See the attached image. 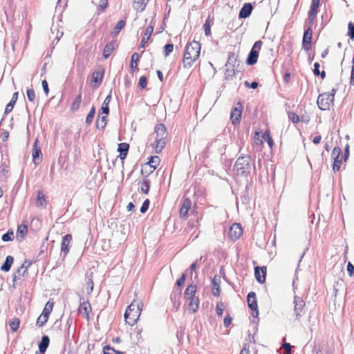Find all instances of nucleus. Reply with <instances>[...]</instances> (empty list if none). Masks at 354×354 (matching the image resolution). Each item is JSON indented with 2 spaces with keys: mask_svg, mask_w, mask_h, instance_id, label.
I'll return each instance as SVG.
<instances>
[{
  "mask_svg": "<svg viewBox=\"0 0 354 354\" xmlns=\"http://www.w3.org/2000/svg\"><path fill=\"white\" fill-rule=\"evenodd\" d=\"M201 44L198 41H192L187 44L183 57V67L190 68L200 56Z\"/></svg>",
  "mask_w": 354,
  "mask_h": 354,
  "instance_id": "obj_1",
  "label": "nucleus"
},
{
  "mask_svg": "<svg viewBox=\"0 0 354 354\" xmlns=\"http://www.w3.org/2000/svg\"><path fill=\"white\" fill-rule=\"evenodd\" d=\"M142 303L133 301L127 308L124 319L130 326H133L138 322L142 311Z\"/></svg>",
  "mask_w": 354,
  "mask_h": 354,
  "instance_id": "obj_2",
  "label": "nucleus"
},
{
  "mask_svg": "<svg viewBox=\"0 0 354 354\" xmlns=\"http://www.w3.org/2000/svg\"><path fill=\"white\" fill-rule=\"evenodd\" d=\"M252 158L250 156H242L237 158L234 170L237 175L247 176L251 171Z\"/></svg>",
  "mask_w": 354,
  "mask_h": 354,
  "instance_id": "obj_3",
  "label": "nucleus"
},
{
  "mask_svg": "<svg viewBox=\"0 0 354 354\" xmlns=\"http://www.w3.org/2000/svg\"><path fill=\"white\" fill-rule=\"evenodd\" d=\"M317 103L321 110H329L330 106L333 104V95H329V93L320 94L318 96Z\"/></svg>",
  "mask_w": 354,
  "mask_h": 354,
  "instance_id": "obj_4",
  "label": "nucleus"
},
{
  "mask_svg": "<svg viewBox=\"0 0 354 354\" xmlns=\"http://www.w3.org/2000/svg\"><path fill=\"white\" fill-rule=\"evenodd\" d=\"M243 106L241 102H237L236 106L232 110L230 119L233 125L239 124Z\"/></svg>",
  "mask_w": 354,
  "mask_h": 354,
  "instance_id": "obj_5",
  "label": "nucleus"
},
{
  "mask_svg": "<svg viewBox=\"0 0 354 354\" xmlns=\"http://www.w3.org/2000/svg\"><path fill=\"white\" fill-rule=\"evenodd\" d=\"M331 156L334 159L333 169L334 171H337L340 168L343 158L342 149L339 147H335L332 151Z\"/></svg>",
  "mask_w": 354,
  "mask_h": 354,
  "instance_id": "obj_6",
  "label": "nucleus"
},
{
  "mask_svg": "<svg viewBox=\"0 0 354 354\" xmlns=\"http://www.w3.org/2000/svg\"><path fill=\"white\" fill-rule=\"evenodd\" d=\"M294 304V310L296 315V318L297 319H299L300 317H301L302 315L304 313V308L306 306L305 301L300 297L295 296Z\"/></svg>",
  "mask_w": 354,
  "mask_h": 354,
  "instance_id": "obj_7",
  "label": "nucleus"
},
{
  "mask_svg": "<svg viewBox=\"0 0 354 354\" xmlns=\"http://www.w3.org/2000/svg\"><path fill=\"white\" fill-rule=\"evenodd\" d=\"M247 301L249 308L252 310V316L254 317H257L259 315V310L255 292H250L248 293L247 296Z\"/></svg>",
  "mask_w": 354,
  "mask_h": 354,
  "instance_id": "obj_8",
  "label": "nucleus"
},
{
  "mask_svg": "<svg viewBox=\"0 0 354 354\" xmlns=\"http://www.w3.org/2000/svg\"><path fill=\"white\" fill-rule=\"evenodd\" d=\"M243 234V229L239 223H234L229 230V236L232 241H236Z\"/></svg>",
  "mask_w": 354,
  "mask_h": 354,
  "instance_id": "obj_9",
  "label": "nucleus"
},
{
  "mask_svg": "<svg viewBox=\"0 0 354 354\" xmlns=\"http://www.w3.org/2000/svg\"><path fill=\"white\" fill-rule=\"evenodd\" d=\"M312 33V29L308 27L304 34L302 46L303 48L306 51H308L311 47Z\"/></svg>",
  "mask_w": 354,
  "mask_h": 354,
  "instance_id": "obj_10",
  "label": "nucleus"
},
{
  "mask_svg": "<svg viewBox=\"0 0 354 354\" xmlns=\"http://www.w3.org/2000/svg\"><path fill=\"white\" fill-rule=\"evenodd\" d=\"M319 3L320 0H312L310 10L308 12V19L310 23L313 22L317 16Z\"/></svg>",
  "mask_w": 354,
  "mask_h": 354,
  "instance_id": "obj_11",
  "label": "nucleus"
},
{
  "mask_svg": "<svg viewBox=\"0 0 354 354\" xmlns=\"http://www.w3.org/2000/svg\"><path fill=\"white\" fill-rule=\"evenodd\" d=\"M32 264L31 261H25V262L20 266L19 268L14 274L13 281H15L17 279H20L21 277H24L27 272L28 267Z\"/></svg>",
  "mask_w": 354,
  "mask_h": 354,
  "instance_id": "obj_12",
  "label": "nucleus"
},
{
  "mask_svg": "<svg viewBox=\"0 0 354 354\" xmlns=\"http://www.w3.org/2000/svg\"><path fill=\"white\" fill-rule=\"evenodd\" d=\"M72 241V236L69 234L62 237L61 244V252H64V257L68 254L70 250V243Z\"/></svg>",
  "mask_w": 354,
  "mask_h": 354,
  "instance_id": "obj_13",
  "label": "nucleus"
},
{
  "mask_svg": "<svg viewBox=\"0 0 354 354\" xmlns=\"http://www.w3.org/2000/svg\"><path fill=\"white\" fill-rule=\"evenodd\" d=\"M254 275L257 281L260 283H263L266 281V267L260 268V267H256L254 268Z\"/></svg>",
  "mask_w": 354,
  "mask_h": 354,
  "instance_id": "obj_14",
  "label": "nucleus"
},
{
  "mask_svg": "<svg viewBox=\"0 0 354 354\" xmlns=\"http://www.w3.org/2000/svg\"><path fill=\"white\" fill-rule=\"evenodd\" d=\"M192 201L189 198H185L183 201V204L180 209V218H186L188 214V212L191 207Z\"/></svg>",
  "mask_w": 354,
  "mask_h": 354,
  "instance_id": "obj_15",
  "label": "nucleus"
},
{
  "mask_svg": "<svg viewBox=\"0 0 354 354\" xmlns=\"http://www.w3.org/2000/svg\"><path fill=\"white\" fill-rule=\"evenodd\" d=\"M252 8H253L251 3H248L244 4L239 12V18L245 19L251 15Z\"/></svg>",
  "mask_w": 354,
  "mask_h": 354,
  "instance_id": "obj_16",
  "label": "nucleus"
},
{
  "mask_svg": "<svg viewBox=\"0 0 354 354\" xmlns=\"http://www.w3.org/2000/svg\"><path fill=\"white\" fill-rule=\"evenodd\" d=\"M153 31V25L151 24L146 28L144 36L139 45V48H144Z\"/></svg>",
  "mask_w": 354,
  "mask_h": 354,
  "instance_id": "obj_17",
  "label": "nucleus"
},
{
  "mask_svg": "<svg viewBox=\"0 0 354 354\" xmlns=\"http://www.w3.org/2000/svg\"><path fill=\"white\" fill-rule=\"evenodd\" d=\"M220 283H221L220 277L215 276L212 280V294L214 296L218 297L220 295V292H221Z\"/></svg>",
  "mask_w": 354,
  "mask_h": 354,
  "instance_id": "obj_18",
  "label": "nucleus"
},
{
  "mask_svg": "<svg viewBox=\"0 0 354 354\" xmlns=\"http://www.w3.org/2000/svg\"><path fill=\"white\" fill-rule=\"evenodd\" d=\"M78 310L86 319H88V314L91 310L90 304L88 301L81 303Z\"/></svg>",
  "mask_w": 354,
  "mask_h": 354,
  "instance_id": "obj_19",
  "label": "nucleus"
},
{
  "mask_svg": "<svg viewBox=\"0 0 354 354\" xmlns=\"http://www.w3.org/2000/svg\"><path fill=\"white\" fill-rule=\"evenodd\" d=\"M156 138H166L167 129L163 124H158L155 127Z\"/></svg>",
  "mask_w": 354,
  "mask_h": 354,
  "instance_id": "obj_20",
  "label": "nucleus"
},
{
  "mask_svg": "<svg viewBox=\"0 0 354 354\" xmlns=\"http://www.w3.org/2000/svg\"><path fill=\"white\" fill-rule=\"evenodd\" d=\"M50 344V339L48 336L44 335L41 337V339L39 343V351L41 354L45 353L47 348L48 347Z\"/></svg>",
  "mask_w": 354,
  "mask_h": 354,
  "instance_id": "obj_21",
  "label": "nucleus"
},
{
  "mask_svg": "<svg viewBox=\"0 0 354 354\" xmlns=\"http://www.w3.org/2000/svg\"><path fill=\"white\" fill-rule=\"evenodd\" d=\"M132 1H133V8L138 12H142L145 9L149 0H132Z\"/></svg>",
  "mask_w": 354,
  "mask_h": 354,
  "instance_id": "obj_22",
  "label": "nucleus"
},
{
  "mask_svg": "<svg viewBox=\"0 0 354 354\" xmlns=\"http://www.w3.org/2000/svg\"><path fill=\"white\" fill-rule=\"evenodd\" d=\"M14 262V258L12 256H7L3 265L1 266V270L3 272H8Z\"/></svg>",
  "mask_w": 354,
  "mask_h": 354,
  "instance_id": "obj_23",
  "label": "nucleus"
},
{
  "mask_svg": "<svg viewBox=\"0 0 354 354\" xmlns=\"http://www.w3.org/2000/svg\"><path fill=\"white\" fill-rule=\"evenodd\" d=\"M258 56V52L251 50L246 60L247 64L251 66L256 64L257 62Z\"/></svg>",
  "mask_w": 354,
  "mask_h": 354,
  "instance_id": "obj_24",
  "label": "nucleus"
},
{
  "mask_svg": "<svg viewBox=\"0 0 354 354\" xmlns=\"http://www.w3.org/2000/svg\"><path fill=\"white\" fill-rule=\"evenodd\" d=\"M129 145L127 143L123 142L118 145V151L120 152V157L121 159L125 158L129 151Z\"/></svg>",
  "mask_w": 354,
  "mask_h": 354,
  "instance_id": "obj_25",
  "label": "nucleus"
},
{
  "mask_svg": "<svg viewBox=\"0 0 354 354\" xmlns=\"http://www.w3.org/2000/svg\"><path fill=\"white\" fill-rule=\"evenodd\" d=\"M196 291V286L192 285V284L188 286V287L186 288L185 293H184L185 297L187 299H189L190 298L195 297L194 295H195Z\"/></svg>",
  "mask_w": 354,
  "mask_h": 354,
  "instance_id": "obj_26",
  "label": "nucleus"
},
{
  "mask_svg": "<svg viewBox=\"0 0 354 354\" xmlns=\"http://www.w3.org/2000/svg\"><path fill=\"white\" fill-rule=\"evenodd\" d=\"M111 100V94L108 95L103 102L102 106L100 109L101 113H104L105 115H108L109 113V104Z\"/></svg>",
  "mask_w": 354,
  "mask_h": 354,
  "instance_id": "obj_27",
  "label": "nucleus"
},
{
  "mask_svg": "<svg viewBox=\"0 0 354 354\" xmlns=\"http://www.w3.org/2000/svg\"><path fill=\"white\" fill-rule=\"evenodd\" d=\"M113 50H114V43L110 42V43L107 44L104 48V50H103L104 57L105 59L109 58V56L111 55V54L112 53V52L113 51Z\"/></svg>",
  "mask_w": 354,
  "mask_h": 354,
  "instance_id": "obj_28",
  "label": "nucleus"
},
{
  "mask_svg": "<svg viewBox=\"0 0 354 354\" xmlns=\"http://www.w3.org/2000/svg\"><path fill=\"white\" fill-rule=\"evenodd\" d=\"M165 139L166 138H156L155 149L157 153H160L165 147L166 144Z\"/></svg>",
  "mask_w": 354,
  "mask_h": 354,
  "instance_id": "obj_29",
  "label": "nucleus"
},
{
  "mask_svg": "<svg viewBox=\"0 0 354 354\" xmlns=\"http://www.w3.org/2000/svg\"><path fill=\"white\" fill-rule=\"evenodd\" d=\"M17 97H18V92L14 93L12 100L6 106V109H5L6 113H8L12 111V110L14 107V105L17 100Z\"/></svg>",
  "mask_w": 354,
  "mask_h": 354,
  "instance_id": "obj_30",
  "label": "nucleus"
},
{
  "mask_svg": "<svg viewBox=\"0 0 354 354\" xmlns=\"http://www.w3.org/2000/svg\"><path fill=\"white\" fill-rule=\"evenodd\" d=\"M125 24H126V22L124 20L119 21L117 23L116 26L113 28V30L111 32V35L113 37H115L116 35H118L119 34V32H120V30L122 29H123V28L124 27Z\"/></svg>",
  "mask_w": 354,
  "mask_h": 354,
  "instance_id": "obj_31",
  "label": "nucleus"
},
{
  "mask_svg": "<svg viewBox=\"0 0 354 354\" xmlns=\"http://www.w3.org/2000/svg\"><path fill=\"white\" fill-rule=\"evenodd\" d=\"M103 78V72L100 71H94L92 74L93 82L97 84V86L101 84Z\"/></svg>",
  "mask_w": 354,
  "mask_h": 354,
  "instance_id": "obj_32",
  "label": "nucleus"
},
{
  "mask_svg": "<svg viewBox=\"0 0 354 354\" xmlns=\"http://www.w3.org/2000/svg\"><path fill=\"white\" fill-rule=\"evenodd\" d=\"M46 201L44 195L41 191L38 192L36 205L38 207H45Z\"/></svg>",
  "mask_w": 354,
  "mask_h": 354,
  "instance_id": "obj_33",
  "label": "nucleus"
},
{
  "mask_svg": "<svg viewBox=\"0 0 354 354\" xmlns=\"http://www.w3.org/2000/svg\"><path fill=\"white\" fill-rule=\"evenodd\" d=\"M189 300V309L192 310L193 313H196L198 308L199 299L198 297H193L190 298Z\"/></svg>",
  "mask_w": 354,
  "mask_h": 354,
  "instance_id": "obj_34",
  "label": "nucleus"
},
{
  "mask_svg": "<svg viewBox=\"0 0 354 354\" xmlns=\"http://www.w3.org/2000/svg\"><path fill=\"white\" fill-rule=\"evenodd\" d=\"M140 59V55L138 53H134L131 58V68L136 71L138 68V62Z\"/></svg>",
  "mask_w": 354,
  "mask_h": 354,
  "instance_id": "obj_35",
  "label": "nucleus"
},
{
  "mask_svg": "<svg viewBox=\"0 0 354 354\" xmlns=\"http://www.w3.org/2000/svg\"><path fill=\"white\" fill-rule=\"evenodd\" d=\"M28 231V227L26 225H21L18 227L17 231V238L22 239L26 234Z\"/></svg>",
  "mask_w": 354,
  "mask_h": 354,
  "instance_id": "obj_36",
  "label": "nucleus"
},
{
  "mask_svg": "<svg viewBox=\"0 0 354 354\" xmlns=\"http://www.w3.org/2000/svg\"><path fill=\"white\" fill-rule=\"evenodd\" d=\"M101 113H100L98 119L96 121V127L97 129H103L106 125V116H100Z\"/></svg>",
  "mask_w": 354,
  "mask_h": 354,
  "instance_id": "obj_37",
  "label": "nucleus"
},
{
  "mask_svg": "<svg viewBox=\"0 0 354 354\" xmlns=\"http://www.w3.org/2000/svg\"><path fill=\"white\" fill-rule=\"evenodd\" d=\"M82 102V95H77L71 104V110L75 111L79 109Z\"/></svg>",
  "mask_w": 354,
  "mask_h": 354,
  "instance_id": "obj_38",
  "label": "nucleus"
},
{
  "mask_svg": "<svg viewBox=\"0 0 354 354\" xmlns=\"http://www.w3.org/2000/svg\"><path fill=\"white\" fill-rule=\"evenodd\" d=\"M181 295V290H180L178 292L174 294L172 296V300H174V308H175V310L177 311L179 308V306L180 305V302L178 301Z\"/></svg>",
  "mask_w": 354,
  "mask_h": 354,
  "instance_id": "obj_39",
  "label": "nucleus"
},
{
  "mask_svg": "<svg viewBox=\"0 0 354 354\" xmlns=\"http://www.w3.org/2000/svg\"><path fill=\"white\" fill-rule=\"evenodd\" d=\"M150 188V181L147 178H144L142 182L141 183L140 189L141 191L147 194L149 192Z\"/></svg>",
  "mask_w": 354,
  "mask_h": 354,
  "instance_id": "obj_40",
  "label": "nucleus"
},
{
  "mask_svg": "<svg viewBox=\"0 0 354 354\" xmlns=\"http://www.w3.org/2000/svg\"><path fill=\"white\" fill-rule=\"evenodd\" d=\"M53 308V303L48 301L46 304L45 308L42 312V315L49 317V315L51 313Z\"/></svg>",
  "mask_w": 354,
  "mask_h": 354,
  "instance_id": "obj_41",
  "label": "nucleus"
},
{
  "mask_svg": "<svg viewBox=\"0 0 354 354\" xmlns=\"http://www.w3.org/2000/svg\"><path fill=\"white\" fill-rule=\"evenodd\" d=\"M20 324V320L17 317H15L12 321H10L9 325L10 328L13 332H15L18 330Z\"/></svg>",
  "mask_w": 354,
  "mask_h": 354,
  "instance_id": "obj_42",
  "label": "nucleus"
},
{
  "mask_svg": "<svg viewBox=\"0 0 354 354\" xmlns=\"http://www.w3.org/2000/svg\"><path fill=\"white\" fill-rule=\"evenodd\" d=\"M237 61V56L235 55L234 53H231L229 54L228 59L227 61V64L225 66L227 65H232L233 67H234L235 63Z\"/></svg>",
  "mask_w": 354,
  "mask_h": 354,
  "instance_id": "obj_43",
  "label": "nucleus"
},
{
  "mask_svg": "<svg viewBox=\"0 0 354 354\" xmlns=\"http://www.w3.org/2000/svg\"><path fill=\"white\" fill-rule=\"evenodd\" d=\"M104 354H123L122 352L115 350L110 346H106L103 348Z\"/></svg>",
  "mask_w": 354,
  "mask_h": 354,
  "instance_id": "obj_44",
  "label": "nucleus"
},
{
  "mask_svg": "<svg viewBox=\"0 0 354 354\" xmlns=\"http://www.w3.org/2000/svg\"><path fill=\"white\" fill-rule=\"evenodd\" d=\"M14 239V233L12 230H8L6 234H3L1 239L4 242L12 241Z\"/></svg>",
  "mask_w": 354,
  "mask_h": 354,
  "instance_id": "obj_45",
  "label": "nucleus"
},
{
  "mask_svg": "<svg viewBox=\"0 0 354 354\" xmlns=\"http://www.w3.org/2000/svg\"><path fill=\"white\" fill-rule=\"evenodd\" d=\"M37 140H36L34 144V148L32 151V158L35 162H36L37 158H39V155L41 154V150L37 147Z\"/></svg>",
  "mask_w": 354,
  "mask_h": 354,
  "instance_id": "obj_46",
  "label": "nucleus"
},
{
  "mask_svg": "<svg viewBox=\"0 0 354 354\" xmlns=\"http://www.w3.org/2000/svg\"><path fill=\"white\" fill-rule=\"evenodd\" d=\"M93 290V282L91 278L87 279L85 290L87 294H90Z\"/></svg>",
  "mask_w": 354,
  "mask_h": 354,
  "instance_id": "obj_47",
  "label": "nucleus"
},
{
  "mask_svg": "<svg viewBox=\"0 0 354 354\" xmlns=\"http://www.w3.org/2000/svg\"><path fill=\"white\" fill-rule=\"evenodd\" d=\"M95 107L93 106L91 108V109L90 110L89 113H88L86 118V122L87 124H89L92 122L94 115H95Z\"/></svg>",
  "mask_w": 354,
  "mask_h": 354,
  "instance_id": "obj_48",
  "label": "nucleus"
},
{
  "mask_svg": "<svg viewBox=\"0 0 354 354\" xmlns=\"http://www.w3.org/2000/svg\"><path fill=\"white\" fill-rule=\"evenodd\" d=\"M158 163H159L158 156H152L148 162V164L150 165L151 167L153 168V169H156V167Z\"/></svg>",
  "mask_w": 354,
  "mask_h": 354,
  "instance_id": "obj_49",
  "label": "nucleus"
},
{
  "mask_svg": "<svg viewBox=\"0 0 354 354\" xmlns=\"http://www.w3.org/2000/svg\"><path fill=\"white\" fill-rule=\"evenodd\" d=\"M263 138L265 140H266V141H267V142H268V144L269 147H270V148H272V146H273V145H274V142H273L272 138H271V136H270V133H269L268 131H266V132H265V133H263Z\"/></svg>",
  "mask_w": 354,
  "mask_h": 354,
  "instance_id": "obj_50",
  "label": "nucleus"
},
{
  "mask_svg": "<svg viewBox=\"0 0 354 354\" xmlns=\"http://www.w3.org/2000/svg\"><path fill=\"white\" fill-rule=\"evenodd\" d=\"M174 50V45L172 44H167L164 46V54L167 57Z\"/></svg>",
  "mask_w": 354,
  "mask_h": 354,
  "instance_id": "obj_51",
  "label": "nucleus"
},
{
  "mask_svg": "<svg viewBox=\"0 0 354 354\" xmlns=\"http://www.w3.org/2000/svg\"><path fill=\"white\" fill-rule=\"evenodd\" d=\"M48 317L42 315V314L37 318V324L39 326H43L48 321Z\"/></svg>",
  "mask_w": 354,
  "mask_h": 354,
  "instance_id": "obj_52",
  "label": "nucleus"
},
{
  "mask_svg": "<svg viewBox=\"0 0 354 354\" xmlns=\"http://www.w3.org/2000/svg\"><path fill=\"white\" fill-rule=\"evenodd\" d=\"M27 97L29 101L33 102L35 98V93L32 88H28L26 91Z\"/></svg>",
  "mask_w": 354,
  "mask_h": 354,
  "instance_id": "obj_53",
  "label": "nucleus"
},
{
  "mask_svg": "<svg viewBox=\"0 0 354 354\" xmlns=\"http://www.w3.org/2000/svg\"><path fill=\"white\" fill-rule=\"evenodd\" d=\"M288 117L289 119L295 124L298 123L300 120L299 116L295 113H290Z\"/></svg>",
  "mask_w": 354,
  "mask_h": 354,
  "instance_id": "obj_54",
  "label": "nucleus"
},
{
  "mask_svg": "<svg viewBox=\"0 0 354 354\" xmlns=\"http://www.w3.org/2000/svg\"><path fill=\"white\" fill-rule=\"evenodd\" d=\"M149 206V199H146L143 202V203H142V206L140 207V212L141 213H145L148 210Z\"/></svg>",
  "mask_w": 354,
  "mask_h": 354,
  "instance_id": "obj_55",
  "label": "nucleus"
},
{
  "mask_svg": "<svg viewBox=\"0 0 354 354\" xmlns=\"http://www.w3.org/2000/svg\"><path fill=\"white\" fill-rule=\"evenodd\" d=\"M225 75L226 79H232L235 75V70L227 68Z\"/></svg>",
  "mask_w": 354,
  "mask_h": 354,
  "instance_id": "obj_56",
  "label": "nucleus"
},
{
  "mask_svg": "<svg viewBox=\"0 0 354 354\" xmlns=\"http://www.w3.org/2000/svg\"><path fill=\"white\" fill-rule=\"evenodd\" d=\"M223 304L222 302H218L216 308V314L218 316H221L223 313Z\"/></svg>",
  "mask_w": 354,
  "mask_h": 354,
  "instance_id": "obj_57",
  "label": "nucleus"
},
{
  "mask_svg": "<svg viewBox=\"0 0 354 354\" xmlns=\"http://www.w3.org/2000/svg\"><path fill=\"white\" fill-rule=\"evenodd\" d=\"M348 35L351 37V39H354V25L350 22L348 25Z\"/></svg>",
  "mask_w": 354,
  "mask_h": 354,
  "instance_id": "obj_58",
  "label": "nucleus"
},
{
  "mask_svg": "<svg viewBox=\"0 0 354 354\" xmlns=\"http://www.w3.org/2000/svg\"><path fill=\"white\" fill-rule=\"evenodd\" d=\"M147 85V77L145 76H142L139 80V86L141 88H146Z\"/></svg>",
  "mask_w": 354,
  "mask_h": 354,
  "instance_id": "obj_59",
  "label": "nucleus"
},
{
  "mask_svg": "<svg viewBox=\"0 0 354 354\" xmlns=\"http://www.w3.org/2000/svg\"><path fill=\"white\" fill-rule=\"evenodd\" d=\"M203 28L205 35L208 36L211 34V28L208 20H207L203 25Z\"/></svg>",
  "mask_w": 354,
  "mask_h": 354,
  "instance_id": "obj_60",
  "label": "nucleus"
},
{
  "mask_svg": "<svg viewBox=\"0 0 354 354\" xmlns=\"http://www.w3.org/2000/svg\"><path fill=\"white\" fill-rule=\"evenodd\" d=\"M107 5H108V0H100L98 8L101 10L104 11L106 8Z\"/></svg>",
  "mask_w": 354,
  "mask_h": 354,
  "instance_id": "obj_61",
  "label": "nucleus"
},
{
  "mask_svg": "<svg viewBox=\"0 0 354 354\" xmlns=\"http://www.w3.org/2000/svg\"><path fill=\"white\" fill-rule=\"evenodd\" d=\"M262 44H263V43H262V41H260V40H259V41H256V42L254 44V45H253V46H252V49H251V50H255V51H257V52H258V53H259V50H260V49H261V48Z\"/></svg>",
  "mask_w": 354,
  "mask_h": 354,
  "instance_id": "obj_62",
  "label": "nucleus"
},
{
  "mask_svg": "<svg viewBox=\"0 0 354 354\" xmlns=\"http://www.w3.org/2000/svg\"><path fill=\"white\" fill-rule=\"evenodd\" d=\"M347 272L349 276H354V266L350 262H348L347 266Z\"/></svg>",
  "mask_w": 354,
  "mask_h": 354,
  "instance_id": "obj_63",
  "label": "nucleus"
},
{
  "mask_svg": "<svg viewBox=\"0 0 354 354\" xmlns=\"http://www.w3.org/2000/svg\"><path fill=\"white\" fill-rule=\"evenodd\" d=\"M352 64H353V66H352V69H351L350 83L354 86V57H353V59H352Z\"/></svg>",
  "mask_w": 354,
  "mask_h": 354,
  "instance_id": "obj_64",
  "label": "nucleus"
}]
</instances>
